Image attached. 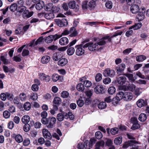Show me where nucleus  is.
Returning a JSON list of instances; mask_svg holds the SVG:
<instances>
[{
	"label": "nucleus",
	"mask_w": 149,
	"mask_h": 149,
	"mask_svg": "<svg viewBox=\"0 0 149 149\" xmlns=\"http://www.w3.org/2000/svg\"><path fill=\"white\" fill-rule=\"evenodd\" d=\"M120 93H122V99L126 101H129L131 100L133 98L132 93L130 92H125V93L122 92H119Z\"/></svg>",
	"instance_id": "1"
},
{
	"label": "nucleus",
	"mask_w": 149,
	"mask_h": 149,
	"mask_svg": "<svg viewBox=\"0 0 149 149\" xmlns=\"http://www.w3.org/2000/svg\"><path fill=\"white\" fill-rule=\"evenodd\" d=\"M87 47H88V49L91 51H93L100 48L96 43L93 44L92 42L88 43L84 45L83 46V48Z\"/></svg>",
	"instance_id": "2"
},
{
	"label": "nucleus",
	"mask_w": 149,
	"mask_h": 149,
	"mask_svg": "<svg viewBox=\"0 0 149 149\" xmlns=\"http://www.w3.org/2000/svg\"><path fill=\"white\" fill-rule=\"evenodd\" d=\"M54 21L56 24L60 27L66 26L68 24L67 20L65 19H55Z\"/></svg>",
	"instance_id": "3"
},
{
	"label": "nucleus",
	"mask_w": 149,
	"mask_h": 149,
	"mask_svg": "<svg viewBox=\"0 0 149 149\" xmlns=\"http://www.w3.org/2000/svg\"><path fill=\"white\" fill-rule=\"evenodd\" d=\"M61 36L57 34L54 35H50L47 36L45 39V42L47 43H50L53 40H56L57 39L61 37Z\"/></svg>",
	"instance_id": "4"
},
{
	"label": "nucleus",
	"mask_w": 149,
	"mask_h": 149,
	"mask_svg": "<svg viewBox=\"0 0 149 149\" xmlns=\"http://www.w3.org/2000/svg\"><path fill=\"white\" fill-rule=\"evenodd\" d=\"M38 76L39 78L41 80L44 82H49L51 80V77L43 73H39Z\"/></svg>",
	"instance_id": "5"
},
{
	"label": "nucleus",
	"mask_w": 149,
	"mask_h": 149,
	"mask_svg": "<svg viewBox=\"0 0 149 149\" xmlns=\"http://www.w3.org/2000/svg\"><path fill=\"white\" fill-rule=\"evenodd\" d=\"M56 119L55 118L49 117L47 118V127L48 129H50L52 128L54 125L56 123Z\"/></svg>",
	"instance_id": "6"
},
{
	"label": "nucleus",
	"mask_w": 149,
	"mask_h": 149,
	"mask_svg": "<svg viewBox=\"0 0 149 149\" xmlns=\"http://www.w3.org/2000/svg\"><path fill=\"white\" fill-rule=\"evenodd\" d=\"M115 72L113 70H111L109 68H107L104 70L103 74L105 77L109 76L113 77L115 75Z\"/></svg>",
	"instance_id": "7"
},
{
	"label": "nucleus",
	"mask_w": 149,
	"mask_h": 149,
	"mask_svg": "<svg viewBox=\"0 0 149 149\" xmlns=\"http://www.w3.org/2000/svg\"><path fill=\"white\" fill-rule=\"evenodd\" d=\"M126 68L125 65L124 63H121L116 68L117 73L119 75L122 74Z\"/></svg>",
	"instance_id": "8"
},
{
	"label": "nucleus",
	"mask_w": 149,
	"mask_h": 149,
	"mask_svg": "<svg viewBox=\"0 0 149 149\" xmlns=\"http://www.w3.org/2000/svg\"><path fill=\"white\" fill-rule=\"evenodd\" d=\"M108 40L109 42H110L111 41V40L110 38V36L107 35L103 37L96 44L98 46L104 45L106 44V41H105V40Z\"/></svg>",
	"instance_id": "9"
},
{
	"label": "nucleus",
	"mask_w": 149,
	"mask_h": 149,
	"mask_svg": "<svg viewBox=\"0 0 149 149\" xmlns=\"http://www.w3.org/2000/svg\"><path fill=\"white\" fill-rule=\"evenodd\" d=\"M122 93L119 92L117 94L115 97L112 99V103L113 104H117L120 100H122Z\"/></svg>",
	"instance_id": "10"
},
{
	"label": "nucleus",
	"mask_w": 149,
	"mask_h": 149,
	"mask_svg": "<svg viewBox=\"0 0 149 149\" xmlns=\"http://www.w3.org/2000/svg\"><path fill=\"white\" fill-rule=\"evenodd\" d=\"M75 48H76L75 53L77 55L81 56L84 54V50L81 45H77L75 46Z\"/></svg>",
	"instance_id": "11"
},
{
	"label": "nucleus",
	"mask_w": 149,
	"mask_h": 149,
	"mask_svg": "<svg viewBox=\"0 0 149 149\" xmlns=\"http://www.w3.org/2000/svg\"><path fill=\"white\" fill-rule=\"evenodd\" d=\"M68 118V115L66 113L62 112L58 113L56 116L57 120L59 121H63L64 118Z\"/></svg>",
	"instance_id": "12"
},
{
	"label": "nucleus",
	"mask_w": 149,
	"mask_h": 149,
	"mask_svg": "<svg viewBox=\"0 0 149 149\" xmlns=\"http://www.w3.org/2000/svg\"><path fill=\"white\" fill-rule=\"evenodd\" d=\"M42 134L44 137L48 139H50L52 138V136L50 132L46 129L42 130Z\"/></svg>",
	"instance_id": "13"
},
{
	"label": "nucleus",
	"mask_w": 149,
	"mask_h": 149,
	"mask_svg": "<svg viewBox=\"0 0 149 149\" xmlns=\"http://www.w3.org/2000/svg\"><path fill=\"white\" fill-rule=\"evenodd\" d=\"M69 7L71 9H75V11H77L79 9L78 6H76V2L74 0H72L70 1L68 3Z\"/></svg>",
	"instance_id": "14"
},
{
	"label": "nucleus",
	"mask_w": 149,
	"mask_h": 149,
	"mask_svg": "<svg viewBox=\"0 0 149 149\" xmlns=\"http://www.w3.org/2000/svg\"><path fill=\"white\" fill-rule=\"evenodd\" d=\"M139 143L138 142H137L135 140H130L126 142L123 146V148H126L129 146H133L134 144Z\"/></svg>",
	"instance_id": "15"
},
{
	"label": "nucleus",
	"mask_w": 149,
	"mask_h": 149,
	"mask_svg": "<svg viewBox=\"0 0 149 149\" xmlns=\"http://www.w3.org/2000/svg\"><path fill=\"white\" fill-rule=\"evenodd\" d=\"M130 11L133 14H136L139 10V7L137 5H133L130 8Z\"/></svg>",
	"instance_id": "16"
},
{
	"label": "nucleus",
	"mask_w": 149,
	"mask_h": 149,
	"mask_svg": "<svg viewBox=\"0 0 149 149\" xmlns=\"http://www.w3.org/2000/svg\"><path fill=\"white\" fill-rule=\"evenodd\" d=\"M59 42L60 44L61 45H65L68 43L69 40L68 38L64 37L60 39Z\"/></svg>",
	"instance_id": "17"
},
{
	"label": "nucleus",
	"mask_w": 149,
	"mask_h": 149,
	"mask_svg": "<svg viewBox=\"0 0 149 149\" xmlns=\"http://www.w3.org/2000/svg\"><path fill=\"white\" fill-rule=\"evenodd\" d=\"M103 87L100 85H99L97 86L94 89L95 92L97 94H99L103 92Z\"/></svg>",
	"instance_id": "18"
},
{
	"label": "nucleus",
	"mask_w": 149,
	"mask_h": 149,
	"mask_svg": "<svg viewBox=\"0 0 149 149\" xmlns=\"http://www.w3.org/2000/svg\"><path fill=\"white\" fill-rule=\"evenodd\" d=\"M69 36L70 37H75L78 34L77 31L74 27H71L70 29Z\"/></svg>",
	"instance_id": "19"
},
{
	"label": "nucleus",
	"mask_w": 149,
	"mask_h": 149,
	"mask_svg": "<svg viewBox=\"0 0 149 149\" xmlns=\"http://www.w3.org/2000/svg\"><path fill=\"white\" fill-rule=\"evenodd\" d=\"M127 80L126 77L124 76H121L118 78L117 80L118 83L120 85H123Z\"/></svg>",
	"instance_id": "20"
},
{
	"label": "nucleus",
	"mask_w": 149,
	"mask_h": 149,
	"mask_svg": "<svg viewBox=\"0 0 149 149\" xmlns=\"http://www.w3.org/2000/svg\"><path fill=\"white\" fill-rule=\"evenodd\" d=\"M62 56L61 53L56 52L53 54L52 56L53 59L55 61H58L61 58Z\"/></svg>",
	"instance_id": "21"
},
{
	"label": "nucleus",
	"mask_w": 149,
	"mask_h": 149,
	"mask_svg": "<svg viewBox=\"0 0 149 149\" xmlns=\"http://www.w3.org/2000/svg\"><path fill=\"white\" fill-rule=\"evenodd\" d=\"M33 12L31 11L28 12L27 11H24L22 14V17L24 18H28L31 17L33 14Z\"/></svg>",
	"instance_id": "22"
},
{
	"label": "nucleus",
	"mask_w": 149,
	"mask_h": 149,
	"mask_svg": "<svg viewBox=\"0 0 149 149\" xmlns=\"http://www.w3.org/2000/svg\"><path fill=\"white\" fill-rule=\"evenodd\" d=\"M50 60V57L48 56H44L41 58V62L42 64H47L48 63Z\"/></svg>",
	"instance_id": "23"
},
{
	"label": "nucleus",
	"mask_w": 149,
	"mask_h": 149,
	"mask_svg": "<svg viewBox=\"0 0 149 149\" xmlns=\"http://www.w3.org/2000/svg\"><path fill=\"white\" fill-rule=\"evenodd\" d=\"M68 60L65 58H62L60 59L58 61V64L60 66H63L66 65L68 63Z\"/></svg>",
	"instance_id": "24"
},
{
	"label": "nucleus",
	"mask_w": 149,
	"mask_h": 149,
	"mask_svg": "<svg viewBox=\"0 0 149 149\" xmlns=\"http://www.w3.org/2000/svg\"><path fill=\"white\" fill-rule=\"evenodd\" d=\"M136 104L138 107L141 108L146 105V102L143 100L139 99L137 101Z\"/></svg>",
	"instance_id": "25"
},
{
	"label": "nucleus",
	"mask_w": 149,
	"mask_h": 149,
	"mask_svg": "<svg viewBox=\"0 0 149 149\" xmlns=\"http://www.w3.org/2000/svg\"><path fill=\"white\" fill-rule=\"evenodd\" d=\"M28 97L29 100H31L33 101L36 100L38 98L37 94L35 93H32L30 95H29Z\"/></svg>",
	"instance_id": "26"
},
{
	"label": "nucleus",
	"mask_w": 149,
	"mask_h": 149,
	"mask_svg": "<svg viewBox=\"0 0 149 149\" xmlns=\"http://www.w3.org/2000/svg\"><path fill=\"white\" fill-rule=\"evenodd\" d=\"M21 120L23 123L27 124L30 120V118L29 116L25 115L22 117Z\"/></svg>",
	"instance_id": "27"
},
{
	"label": "nucleus",
	"mask_w": 149,
	"mask_h": 149,
	"mask_svg": "<svg viewBox=\"0 0 149 149\" xmlns=\"http://www.w3.org/2000/svg\"><path fill=\"white\" fill-rule=\"evenodd\" d=\"M142 25V24L141 23L135 24L134 25L129 27V29L131 30L133 29L134 30H137L139 29L141 27Z\"/></svg>",
	"instance_id": "28"
},
{
	"label": "nucleus",
	"mask_w": 149,
	"mask_h": 149,
	"mask_svg": "<svg viewBox=\"0 0 149 149\" xmlns=\"http://www.w3.org/2000/svg\"><path fill=\"white\" fill-rule=\"evenodd\" d=\"M45 17L47 19H50L54 18V15L52 13H47L45 14Z\"/></svg>",
	"instance_id": "29"
},
{
	"label": "nucleus",
	"mask_w": 149,
	"mask_h": 149,
	"mask_svg": "<svg viewBox=\"0 0 149 149\" xmlns=\"http://www.w3.org/2000/svg\"><path fill=\"white\" fill-rule=\"evenodd\" d=\"M44 4L43 2H40L38 3L36 6V8L37 10H40L44 6Z\"/></svg>",
	"instance_id": "30"
},
{
	"label": "nucleus",
	"mask_w": 149,
	"mask_h": 149,
	"mask_svg": "<svg viewBox=\"0 0 149 149\" xmlns=\"http://www.w3.org/2000/svg\"><path fill=\"white\" fill-rule=\"evenodd\" d=\"M16 141L18 143H21L23 141L22 136L19 134L16 135L15 137Z\"/></svg>",
	"instance_id": "31"
},
{
	"label": "nucleus",
	"mask_w": 149,
	"mask_h": 149,
	"mask_svg": "<svg viewBox=\"0 0 149 149\" xmlns=\"http://www.w3.org/2000/svg\"><path fill=\"white\" fill-rule=\"evenodd\" d=\"M146 115L145 113H142L139 115V119L141 121L144 122L146 120Z\"/></svg>",
	"instance_id": "32"
},
{
	"label": "nucleus",
	"mask_w": 149,
	"mask_h": 149,
	"mask_svg": "<svg viewBox=\"0 0 149 149\" xmlns=\"http://www.w3.org/2000/svg\"><path fill=\"white\" fill-rule=\"evenodd\" d=\"M76 88L78 91L82 92L84 89V86L82 84L79 83L77 85Z\"/></svg>",
	"instance_id": "33"
},
{
	"label": "nucleus",
	"mask_w": 149,
	"mask_h": 149,
	"mask_svg": "<svg viewBox=\"0 0 149 149\" xmlns=\"http://www.w3.org/2000/svg\"><path fill=\"white\" fill-rule=\"evenodd\" d=\"M53 5V4L51 3H49L45 5L44 6V8L46 11H50L52 9Z\"/></svg>",
	"instance_id": "34"
},
{
	"label": "nucleus",
	"mask_w": 149,
	"mask_h": 149,
	"mask_svg": "<svg viewBox=\"0 0 149 149\" xmlns=\"http://www.w3.org/2000/svg\"><path fill=\"white\" fill-rule=\"evenodd\" d=\"M146 58V57L144 55H140L136 56V60L137 61L140 62L143 61Z\"/></svg>",
	"instance_id": "35"
},
{
	"label": "nucleus",
	"mask_w": 149,
	"mask_h": 149,
	"mask_svg": "<svg viewBox=\"0 0 149 149\" xmlns=\"http://www.w3.org/2000/svg\"><path fill=\"white\" fill-rule=\"evenodd\" d=\"M31 105L30 103L29 102H25L23 106L24 109L26 111H29L31 109Z\"/></svg>",
	"instance_id": "36"
},
{
	"label": "nucleus",
	"mask_w": 149,
	"mask_h": 149,
	"mask_svg": "<svg viewBox=\"0 0 149 149\" xmlns=\"http://www.w3.org/2000/svg\"><path fill=\"white\" fill-rule=\"evenodd\" d=\"M114 142L116 145L120 144L122 142V137L119 136L116 138L114 140Z\"/></svg>",
	"instance_id": "37"
},
{
	"label": "nucleus",
	"mask_w": 149,
	"mask_h": 149,
	"mask_svg": "<svg viewBox=\"0 0 149 149\" xmlns=\"http://www.w3.org/2000/svg\"><path fill=\"white\" fill-rule=\"evenodd\" d=\"M61 102V99L58 97H55L53 101V103L54 104L59 105L60 104Z\"/></svg>",
	"instance_id": "38"
},
{
	"label": "nucleus",
	"mask_w": 149,
	"mask_h": 149,
	"mask_svg": "<svg viewBox=\"0 0 149 149\" xmlns=\"http://www.w3.org/2000/svg\"><path fill=\"white\" fill-rule=\"evenodd\" d=\"M17 8V5L16 3L12 4L10 7V10L11 11L14 12L16 10Z\"/></svg>",
	"instance_id": "39"
},
{
	"label": "nucleus",
	"mask_w": 149,
	"mask_h": 149,
	"mask_svg": "<svg viewBox=\"0 0 149 149\" xmlns=\"http://www.w3.org/2000/svg\"><path fill=\"white\" fill-rule=\"evenodd\" d=\"M75 52V49L74 47H70L67 50V52L69 56L73 55Z\"/></svg>",
	"instance_id": "40"
},
{
	"label": "nucleus",
	"mask_w": 149,
	"mask_h": 149,
	"mask_svg": "<svg viewBox=\"0 0 149 149\" xmlns=\"http://www.w3.org/2000/svg\"><path fill=\"white\" fill-rule=\"evenodd\" d=\"M61 77V76L57 74H53L52 77V80L54 82H56L58 81Z\"/></svg>",
	"instance_id": "41"
},
{
	"label": "nucleus",
	"mask_w": 149,
	"mask_h": 149,
	"mask_svg": "<svg viewBox=\"0 0 149 149\" xmlns=\"http://www.w3.org/2000/svg\"><path fill=\"white\" fill-rule=\"evenodd\" d=\"M19 97L22 102L25 101L26 98V95L24 93H22L19 95Z\"/></svg>",
	"instance_id": "42"
},
{
	"label": "nucleus",
	"mask_w": 149,
	"mask_h": 149,
	"mask_svg": "<svg viewBox=\"0 0 149 149\" xmlns=\"http://www.w3.org/2000/svg\"><path fill=\"white\" fill-rule=\"evenodd\" d=\"M108 91L110 94L113 95L116 92V88L114 86H111L108 88Z\"/></svg>",
	"instance_id": "43"
},
{
	"label": "nucleus",
	"mask_w": 149,
	"mask_h": 149,
	"mask_svg": "<svg viewBox=\"0 0 149 149\" xmlns=\"http://www.w3.org/2000/svg\"><path fill=\"white\" fill-rule=\"evenodd\" d=\"M107 106L105 102H100L98 105V107L99 109H102L105 108Z\"/></svg>",
	"instance_id": "44"
},
{
	"label": "nucleus",
	"mask_w": 149,
	"mask_h": 149,
	"mask_svg": "<svg viewBox=\"0 0 149 149\" xmlns=\"http://www.w3.org/2000/svg\"><path fill=\"white\" fill-rule=\"evenodd\" d=\"M96 0H92L89 2L88 6L90 7L93 8L94 7L96 6Z\"/></svg>",
	"instance_id": "45"
},
{
	"label": "nucleus",
	"mask_w": 149,
	"mask_h": 149,
	"mask_svg": "<svg viewBox=\"0 0 149 149\" xmlns=\"http://www.w3.org/2000/svg\"><path fill=\"white\" fill-rule=\"evenodd\" d=\"M0 58L1 60L4 64L6 65L10 63V61L4 56H1Z\"/></svg>",
	"instance_id": "46"
},
{
	"label": "nucleus",
	"mask_w": 149,
	"mask_h": 149,
	"mask_svg": "<svg viewBox=\"0 0 149 149\" xmlns=\"http://www.w3.org/2000/svg\"><path fill=\"white\" fill-rule=\"evenodd\" d=\"M124 75L125 76L127 77L129 80H130L132 81H134L135 79L133 77V75L132 74H124Z\"/></svg>",
	"instance_id": "47"
},
{
	"label": "nucleus",
	"mask_w": 149,
	"mask_h": 149,
	"mask_svg": "<svg viewBox=\"0 0 149 149\" xmlns=\"http://www.w3.org/2000/svg\"><path fill=\"white\" fill-rule=\"evenodd\" d=\"M141 89L140 88H136L134 90V94L136 96H138L141 93Z\"/></svg>",
	"instance_id": "48"
},
{
	"label": "nucleus",
	"mask_w": 149,
	"mask_h": 149,
	"mask_svg": "<svg viewBox=\"0 0 149 149\" xmlns=\"http://www.w3.org/2000/svg\"><path fill=\"white\" fill-rule=\"evenodd\" d=\"M26 9V8L25 6H19L18 7L17 11L19 13H22L25 11Z\"/></svg>",
	"instance_id": "49"
},
{
	"label": "nucleus",
	"mask_w": 149,
	"mask_h": 149,
	"mask_svg": "<svg viewBox=\"0 0 149 149\" xmlns=\"http://www.w3.org/2000/svg\"><path fill=\"white\" fill-rule=\"evenodd\" d=\"M137 17L139 20L141 21L144 18L145 15L143 13L140 12L139 13Z\"/></svg>",
	"instance_id": "50"
},
{
	"label": "nucleus",
	"mask_w": 149,
	"mask_h": 149,
	"mask_svg": "<svg viewBox=\"0 0 149 149\" xmlns=\"http://www.w3.org/2000/svg\"><path fill=\"white\" fill-rule=\"evenodd\" d=\"M10 115V113L8 111H4L3 113V116L4 118H9Z\"/></svg>",
	"instance_id": "51"
},
{
	"label": "nucleus",
	"mask_w": 149,
	"mask_h": 149,
	"mask_svg": "<svg viewBox=\"0 0 149 149\" xmlns=\"http://www.w3.org/2000/svg\"><path fill=\"white\" fill-rule=\"evenodd\" d=\"M102 74H97L95 77L96 81L97 82L100 81L102 79Z\"/></svg>",
	"instance_id": "52"
},
{
	"label": "nucleus",
	"mask_w": 149,
	"mask_h": 149,
	"mask_svg": "<svg viewBox=\"0 0 149 149\" xmlns=\"http://www.w3.org/2000/svg\"><path fill=\"white\" fill-rule=\"evenodd\" d=\"M23 141V145L25 146H28L30 143V140L28 138L25 139Z\"/></svg>",
	"instance_id": "53"
},
{
	"label": "nucleus",
	"mask_w": 149,
	"mask_h": 149,
	"mask_svg": "<svg viewBox=\"0 0 149 149\" xmlns=\"http://www.w3.org/2000/svg\"><path fill=\"white\" fill-rule=\"evenodd\" d=\"M25 125L23 127V130L25 132L29 131L30 128V125L28 124H25Z\"/></svg>",
	"instance_id": "54"
},
{
	"label": "nucleus",
	"mask_w": 149,
	"mask_h": 149,
	"mask_svg": "<svg viewBox=\"0 0 149 149\" xmlns=\"http://www.w3.org/2000/svg\"><path fill=\"white\" fill-rule=\"evenodd\" d=\"M84 85L86 87H89L92 85V83L91 82L88 80H86L84 81Z\"/></svg>",
	"instance_id": "55"
},
{
	"label": "nucleus",
	"mask_w": 149,
	"mask_h": 149,
	"mask_svg": "<svg viewBox=\"0 0 149 149\" xmlns=\"http://www.w3.org/2000/svg\"><path fill=\"white\" fill-rule=\"evenodd\" d=\"M95 136L97 139H100L102 137V134L100 131L97 132L95 133Z\"/></svg>",
	"instance_id": "56"
},
{
	"label": "nucleus",
	"mask_w": 149,
	"mask_h": 149,
	"mask_svg": "<svg viewBox=\"0 0 149 149\" xmlns=\"http://www.w3.org/2000/svg\"><path fill=\"white\" fill-rule=\"evenodd\" d=\"M60 10V8L58 7L54 6V5H53V7L52 8V10L53 13H58Z\"/></svg>",
	"instance_id": "57"
},
{
	"label": "nucleus",
	"mask_w": 149,
	"mask_h": 149,
	"mask_svg": "<svg viewBox=\"0 0 149 149\" xmlns=\"http://www.w3.org/2000/svg\"><path fill=\"white\" fill-rule=\"evenodd\" d=\"M69 95V93L67 91H63L61 94V96L64 98H67Z\"/></svg>",
	"instance_id": "58"
},
{
	"label": "nucleus",
	"mask_w": 149,
	"mask_h": 149,
	"mask_svg": "<svg viewBox=\"0 0 149 149\" xmlns=\"http://www.w3.org/2000/svg\"><path fill=\"white\" fill-rule=\"evenodd\" d=\"M118 131V129L116 127H115L111 130L110 132L112 135H115L117 134Z\"/></svg>",
	"instance_id": "59"
},
{
	"label": "nucleus",
	"mask_w": 149,
	"mask_h": 149,
	"mask_svg": "<svg viewBox=\"0 0 149 149\" xmlns=\"http://www.w3.org/2000/svg\"><path fill=\"white\" fill-rule=\"evenodd\" d=\"M105 6L108 8L111 9L112 7V3L111 1H109L106 2Z\"/></svg>",
	"instance_id": "60"
},
{
	"label": "nucleus",
	"mask_w": 149,
	"mask_h": 149,
	"mask_svg": "<svg viewBox=\"0 0 149 149\" xmlns=\"http://www.w3.org/2000/svg\"><path fill=\"white\" fill-rule=\"evenodd\" d=\"M29 54V50L26 49H24L22 53V55L23 56H28Z\"/></svg>",
	"instance_id": "61"
},
{
	"label": "nucleus",
	"mask_w": 149,
	"mask_h": 149,
	"mask_svg": "<svg viewBox=\"0 0 149 149\" xmlns=\"http://www.w3.org/2000/svg\"><path fill=\"white\" fill-rule=\"evenodd\" d=\"M111 80L109 77H107L103 80V83L105 84H107L111 82Z\"/></svg>",
	"instance_id": "62"
},
{
	"label": "nucleus",
	"mask_w": 149,
	"mask_h": 149,
	"mask_svg": "<svg viewBox=\"0 0 149 149\" xmlns=\"http://www.w3.org/2000/svg\"><path fill=\"white\" fill-rule=\"evenodd\" d=\"M136 87V86L134 85L131 84L129 85L128 87V88L130 91H134Z\"/></svg>",
	"instance_id": "63"
},
{
	"label": "nucleus",
	"mask_w": 149,
	"mask_h": 149,
	"mask_svg": "<svg viewBox=\"0 0 149 149\" xmlns=\"http://www.w3.org/2000/svg\"><path fill=\"white\" fill-rule=\"evenodd\" d=\"M140 127V125L138 123L133 124L132 126L131 127V129L132 130H135L138 129Z\"/></svg>",
	"instance_id": "64"
}]
</instances>
